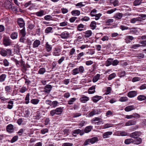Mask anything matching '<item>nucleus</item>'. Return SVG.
Instances as JSON below:
<instances>
[{
    "label": "nucleus",
    "instance_id": "nucleus-2",
    "mask_svg": "<svg viewBox=\"0 0 146 146\" xmlns=\"http://www.w3.org/2000/svg\"><path fill=\"white\" fill-rule=\"evenodd\" d=\"M0 53L3 56H12L11 50L10 49H5L2 48L1 49Z\"/></svg>",
    "mask_w": 146,
    "mask_h": 146
},
{
    "label": "nucleus",
    "instance_id": "nucleus-7",
    "mask_svg": "<svg viewBox=\"0 0 146 146\" xmlns=\"http://www.w3.org/2000/svg\"><path fill=\"white\" fill-rule=\"evenodd\" d=\"M33 14L37 16L41 17L46 14V12L44 10H41Z\"/></svg>",
    "mask_w": 146,
    "mask_h": 146
},
{
    "label": "nucleus",
    "instance_id": "nucleus-59",
    "mask_svg": "<svg viewBox=\"0 0 146 146\" xmlns=\"http://www.w3.org/2000/svg\"><path fill=\"white\" fill-rule=\"evenodd\" d=\"M117 9L116 8L110 10H108L107 11V13L108 14H111L115 11Z\"/></svg>",
    "mask_w": 146,
    "mask_h": 146
},
{
    "label": "nucleus",
    "instance_id": "nucleus-13",
    "mask_svg": "<svg viewBox=\"0 0 146 146\" xmlns=\"http://www.w3.org/2000/svg\"><path fill=\"white\" fill-rule=\"evenodd\" d=\"M89 98L85 96L82 95L80 98V102L83 103H85L89 100Z\"/></svg>",
    "mask_w": 146,
    "mask_h": 146
},
{
    "label": "nucleus",
    "instance_id": "nucleus-46",
    "mask_svg": "<svg viewBox=\"0 0 146 146\" xmlns=\"http://www.w3.org/2000/svg\"><path fill=\"white\" fill-rule=\"evenodd\" d=\"M76 100V99L74 98H71L68 101V104L69 105L72 104Z\"/></svg>",
    "mask_w": 146,
    "mask_h": 146
},
{
    "label": "nucleus",
    "instance_id": "nucleus-9",
    "mask_svg": "<svg viewBox=\"0 0 146 146\" xmlns=\"http://www.w3.org/2000/svg\"><path fill=\"white\" fill-rule=\"evenodd\" d=\"M99 111L98 110L93 109L89 112L88 114L89 117H92L95 115L98 114L99 113Z\"/></svg>",
    "mask_w": 146,
    "mask_h": 146
},
{
    "label": "nucleus",
    "instance_id": "nucleus-37",
    "mask_svg": "<svg viewBox=\"0 0 146 146\" xmlns=\"http://www.w3.org/2000/svg\"><path fill=\"white\" fill-rule=\"evenodd\" d=\"M8 104L7 105V108L9 109H11L13 107V102L12 100H10L8 102Z\"/></svg>",
    "mask_w": 146,
    "mask_h": 146
},
{
    "label": "nucleus",
    "instance_id": "nucleus-31",
    "mask_svg": "<svg viewBox=\"0 0 146 146\" xmlns=\"http://www.w3.org/2000/svg\"><path fill=\"white\" fill-rule=\"evenodd\" d=\"M92 128V126H89L86 127L84 130V131L85 133H88L90 132Z\"/></svg>",
    "mask_w": 146,
    "mask_h": 146
},
{
    "label": "nucleus",
    "instance_id": "nucleus-25",
    "mask_svg": "<svg viewBox=\"0 0 146 146\" xmlns=\"http://www.w3.org/2000/svg\"><path fill=\"white\" fill-rule=\"evenodd\" d=\"M96 22L94 21H93L91 22L90 26L92 29L94 30L96 27Z\"/></svg>",
    "mask_w": 146,
    "mask_h": 146
},
{
    "label": "nucleus",
    "instance_id": "nucleus-15",
    "mask_svg": "<svg viewBox=\"0 0 146 146\" xmlns=\"http://www.w3.org/2000/svg\"><path fill=\"white\" fill-rule=\"evenodd\" d=\"M40 41L36 39L35 40L33 44V47L34 48L38 47L40 45Z\"/></svg>",
    "mask_w": 146,
    "mask_h": 146
},
{
    "label": "nucleus",
    "instance_id": "nucleus-62",
    "mask_svg": "<svg viewBox=\"0 0 146 146\" xmlns=\"http://www.w3.org/2000/svg\"><path fill=\"white\" fill-rule=\"evenodd\" d=\"M129 29H130V33H137V30L136 28H129Z\"/></svg>",
    "mask_w": 146,
    "mask_h": 146
},
{
    "label": "nucleus",
    "instance_id": "nucleus-21",
    "mask_svg": "<svg viewBox=\"0 0 146 146\" xmlns=\"http://www.w3.org/2000/svg\"><path fill=\"white\" fill-rule=\"evenodd\" d=\"M80 13V11L78 10H73L71 12V14L73 16H79Z\"/></svg>",
    "mask_w": 146,
    "mask_h": 146
},
{
    "label": "nucleus",
    "instance_id": "nucleus-61",
    "mask_svg": "<svg viewBox=\"0 0 146 146\" xmlns=\"http://www.w3.org/2000/svg\"><path fill=\"white\" fill-rule=\"evenodd\" d=\"M34 117H35V118L39 119L41 117V114L39 111H37L36 115Z\"/></svg>",
    "mask_w": 146,
    "mask_h": 146
},
{
    "label": "nucleus",
    "instance_id": "nucleus-57",
    "mask_svg": "<svg viewBox=\"0 0 146 146\" xmlns=\"http://www.w3.org/2000/svg\"><path fill=\"white\" fill-rule=\"evenodd\" d=\"M11 90V87L10 86H6L5 87V90L6 92V93H9L10 92Z\"/></svg>",
    "mask_w": 146,
    "mask_h": 146
},
{
    "label": "nucleus",
    "instance_id": "nucleus-49",
    "mask_svg": "<svg viewBox=\"0 0 146 146\" xmlns=\"http://www.w3.org/2000/svg\"><path fill=\"white\" fill-rule=\"evenodd\" d=\"M58 104V102L57 101H53L52 102L51 106L53 108H55L57 106Z\"/></svg>",
    "mask_w": 146,
    "mask_h": 146
},
{
    "label": "nucleus",
    "instance_id": "nucleus-51",
    "mask_svg": "<svg viewBox=\"0 0 146 146\" xmlns=\"http://www.w3.org/2000/svg\"><path fill=\"white\" fill-rule=\"evenodd\" d=\"M128 100V98L126 96H123L121 97L119 99V101L121 102H125Z\"/></svg>",
    "mask_w": 146,
    "mask_h": 146
},
{
    "label": "nucleus",
    "instance_id": "nucleus-3",
    "mask_svg": "<svg viewBox=\"0 0 146 146\" xmlns=\"http://www.w3.org/2000/svg\"><path fill=\"white\" fill-rule=\"evenodd\" d=\"M63 108V107H60L51 110L50 111V115L52 116H53L55 114L58 115L61 114L62 112Z\"/></svg>",
    "mask_w": 146,
    "mask_h": 146
},
{
    "label": "nucleus",
    "instance_id": "nucleus-29",
    "mask_svg": "<svg viewBox=\"0 0 146 146\" xmlns=\"http://www.w3.org/2000/svg\"><path fill=\"white\" fill-rule=\"evenodd\" d=\"M40 100L37 99H33L31 100V102L34 105H37L39 102Z\"/></svg>",
    "mask_w": 146,
    "mask_h": 146
},
{
    "label": "nucleus",
    "instance_id": "nucleus-14",
    "mask_svg": "<svg viewBox=\"0 0 146 146\" xmlns=\"http://www.w3.org/2000/svg\"><path fill=\"white\" fill-rule=\"evenodd\" d=\"M140 132L138 131H135L131 133L129 135V136L131 138L134 139L137 138L139 136Z\"/></svg>",
    "mask_w": 146,
    "mask_h": 146
},
{
    "label": "nucleus",
    "instance_id": "nucleus-28",
    "mask_svg": "<svg viewBox=\"0 0 146 146\" xmlns=\"http://www.w3.org/2000/svg\"><path fill=\"white\" fill-rule=\"evenodd\" d=\"M85 34V36L86 38H88L91 36L92 33L91 30H88L84 33Z\"/></svg>",
    "mask_w": 146,
    "mask_h": 146
},
{
    "label": "nucleus",
    "instance_id": "nucleus-17",
    "mask_svg": "<svg viewBox=\"0 0 146 146\" xmlns=\"http://www.w3.org/2000/svg\"><path fill=\"white\" fill-rule=\"evenodd\" d=\"M137 100L139 101H142L145 100L146 102V96L143 95H140L137 97Z\"/></svg>",
    "mask_w": 146,
    "mask_h": 146
},
{
    "label": "nucleus",
    "instance_id": "nucleus-27",
    "mask_svg": "<svg viewBox=\"0 0 146 146\" xmlns=\"http://www.w3.org/2000/svg\"><path fill=\"white\" fill-rule=\"evenodd\" d=\"M113 59L109 58L107 59L106 62V66H108L112 64Z\"/></svg>",
    "mask_w": 146,
    "mask_h": 146
},
{
    "label": "nucleus",
    "instance_id": "nucleus-23",
    "mask_svg": "<svg viewBox=\"0 0 146 146\" xmlns=\"http://www.w3.org/2000/svg\"><path fill=\"white\" fill-rule=\"evenodd\" d=\"M112 134L111 131H108L105 133L103 135V136L104 138L109 137V136Z\"/></svg>",
    "mask_w": 146,
    "mask_h": 146
},
{
    "label": "nucleus",
    "instance_id": "nucleus-64",
    "mask_svg": "<svg viewBox=\"0 0 146 146\" xmlns=\"http://www.w3.org/2000/svg\"><path fill=\"white\" fill-rule=\"evenodd\" d=\"M6 9H9L12 8L11 3L10 1L8 2L7 4L5 6Z\"/></svg>",
    "mask_w": 146,
    "mask_h": 146
},
{
    "label": "nucleus",
    "instance_id": "nucleus-52",
    "mask_svg": "<svg viewBox=\"0 0 146 146\" xmlns=\"http://www.w3.org/2000/svg\"><path fill=\"white\" fill-rule=\"evenodd\" d=\"M27 90V88L24 86H23L19 90V92L21 93H23Z\"/></svg>",
    "mask_w": 146,
    "mask_h": 146
},
{
    "label": "nucleus",
    "instance_id": "nucleus-40",
    "mask_svg": "<svg viewBox=\"0 0 146 146\" xmlns=\"http://www.w3.org/2000/svg\"><path fill=\"white\" fill-rule=\"evenodd\" d=\"M6 75L5 74H3L0 76V82H4L6 78Z\"/></svg>",
    "mask_w": 146,
    "mask_h": 146
},
{
    "label": "nucleus",
    "instance_id": "nucleus-41",
    "mask_svg": "<svg viewBox=\"0 0 146 146\" xmlns=\"http://www.w3.org/2000/svg\"><path fill=\"white\" fill-rule=\"evenodd\" d=\"M84 28V25L82 24H79L77 26V30L79 31H81L83 30Z\"/></svg>",
    "mask_w": 146,
    "mask_h": 146
},
{
    "label": "nucleus",
    "instance_id": "nucleus-5",
    "mask_svg": "<svg viewBox=\"0 0 146 146\" xmlns=\"http://www.w3.org/2000/svg\"><path fill=\"white\" fill-rule=\"evenodd\" d=\"M70 33L67 31H64L60 35V36L63 39H65L69 37Z\"/></svg>",
    "mask_w": 146,
    "mask_h": 146
},
{
    "label": "nucleus",
    "instance_id": "nucleus-48",
    "mask_svg": "<svg viewBox=\"0 0 146 146\" xmlns=\"http://www.w3.org/2000/svg\"><path fill=\"white\" fill-rule=\"evenodd\" d=\"M20 33L21 34L22 36L25 37L26 35V33L25 31V28L23 27V28L20 31Z\"/></svg>",
    "mask_w": 146,
    "mask_h": 146
},
{
    "label": "nucleus",
    "instance_id": "nucleus-4",
    "mask_svg": "<svg viewBox=\"0 0 146 146\" xmlns=\"http://www.w3.org/2000/svg\"><path fill=\"white\" fill-rule=\"evenodd\" d=\"M61 49L59 47L55 48L52 52L53 55L55 56H58L60 55Z\"/></svg>",
    "mask_w": 146,
    "mask_h": 146
},
{
    "label": "nucleus",
    "instance_id": "nucleus-53",
    "mask_svg": "<svg viewBox=\"0 0 146 146\" xmlns=\"http://www.w3.org/2000/svg\"><path fill=\"white\" fill-rule=\"evenodd\" d=\"M81 131V130L80 129H76L74 130L73 132V134L74 136H76L77 134H78Z\"/></svg>",
    "mask_w": 146,
    "mask_h": 146
},
{
    "label": "nucleus",
    "instance_id": "nucleus-35",
    "mask_svg": "<svg viewBox=\"0 0 146 146\" xmlns=\"http://www.w3.org/2000/svg\"><path fill=\"white\" fill-rule=\"evenodd\" d=\"M18 36V34L16 32H13L11 35V38L13 39L17 38Z\"/></svg>",
    "mask_w": 146,
    "mask_h": 146
},
{
    "label": "nucleus",
    "instance_id": "nucleus-36",
    "mask_svg": "<svg viewBox=\"0 0 146 146\" xmlns=\"http://www.w3.org/2000/svg\"><path fill=\"white\" fill-rule=\"evenodd\" d=\"M29 96L30 94L29 93H27L25 98V103L26 104H28L29 102Z\"/></svg>",
    "mask_w": 146,
    "mask_h": 146
},
{
    "label": "nucleus",
    "instance_id": "nucleus-43",
    "mask_svg": "<svg viewBox=\"0 0 146 146\" xmlns=\"http://www.w3.org/2000/svg\"><path fill=\"white\" fill-rule=\"evenodd\" d=\"M91 143L93 144L98 141V139L97 137H94L90 139Z\"/></svg>",
    "mask_w": 146,
    "mask_h": 146
},
{
    "label": "nucleus",
    "instance_id": "nucleus-39",
    "mask_svg": "<svg viewBox=\"0 0 146 146\" xmlns=\"http://www.w3.org/2000/svg\"><path fill=\"white\" fill-rule=\"evenodd\" d=\"M52 17L50 15H47L45 16L44 17V19L47 21L52 20Z\"/></svg>",
    "mask_w": 146,
    "mask_h": 146
},
{
    "label": "nucleus",
    "instance_id": "nucleus-26",
    "mask_svg": "<svg viewBox=\"0 0 146 146\" xmlns=\"http://www.w3.org/2000/svg\"><path fill=\"white\" fill-rule=\"evenodd\" d=\"M100 75L99 74H97L93 78L92 81L93 82H96L99 79Z\"/></svg>",
    "mask_w": 146,
    "mask_h": 146
},
{
    "label": "nucleus",
    "instance_id": "nucleus-10",
    "mask_svg": "<svg viewBox=\"0 0 146 146\" xmlns=\"http://www.w3.org/2000/svg\"><path fill=\"white\" fill-rule=\"evenodd\" d=\"M137 94V91H132L129 92L127 94V96L130 98H132L136 96Z\"/></svg>",
    "mask_w": 146,
    "mask_h": 146
},
{
    "label": "nucleus",
    "instance_id": "nucleus-34",
    "mask_svg": "<svg viewBox=\"0 0 146 146\" xmlns=\"http://www.w3.org/2000/svg\"><path fill=\"white\" fill-rule=\"evenodd\" d=\"M46 71V69L44 68H40L38 71V73L41 75L43 74Z\"/></svg>",
    "mask_w": 146,
    "mask_h": 146
},
{
    "label": "nucleus",
    "instance_id": "nucleus-63",
    "mask_svg": "<svg viewBox=\"0 0 146 146\" xmlns=\"http://www.w3.org/2000/svg\"><path fill=\"white\" fill-rule=\"evenodd\" d=\"M119 28L122 31L129 29V28L128 27L123 25H120L119 27Z\"/></svg>",
    "mask_w": 146,
    "mask_h": 146
},
{
    "label": "nucleus",
    "instance_id": "nucleus-42",
    "mask_svg": "<svg viewBox=\"0 0 146 146\" xmlns=\"http://www.w3.org/2000/svg\"><path fill=\"white\" fill-rule=\"evenodd\" d=\"M80 19L82 21H89L90 20V18L89 17H87V16H85L84 17H80Z\"/></svg>",
    "mask_w": 146,
    "mask_h": 146
},
{
    "label": "nucleus",
    "instance_id": "nucleus-32",
    "mask_svg": "<svg viewBox=\"0 0 146 146\" xmlns=\"http://www.w3.org/2000/svg\"><path fill=\"white\" fill-rule=\"evenodd\" d=\"M142 141L140 137H137L134 140L133 143L136 144H140Z\"/></svg>",
    "mask_w": 146,
    "mask_h": 146
},
{
    "label": "nucleus",
    "instance_id": "nucleus-1",
    "mask_svg": "<svg viewBox=\"0 0 146 146\" xmlns=\"http://www.w3.org/2000/svg\"><path fill=\"white\" fill-rule=\"evenodd\" d=\"M85 71V69L83 66H80L78 68L74 69L71 72V74L73 75H76L79 74H82Z\"/></svg>",
    "mask_w": 146,
    "mask_h": 146
},
{
    "label": "nucleus",
    "instance_id": "nucleus-22",
    "mask_svg": "<svg viewBox=\"0 0 146 146\" xmlns=\"http://www.w3.org/2000/svg\"><path fill=\"white\" fill-rule=\"evenodd\" d=\"M134 109V106H129L126 107L125 108L126 111H129Z\"/></svg>",
    "mask_w": 146,
    "mask_h": 146
},
{
    "label": "nucleus",
    "instance_id": "nucleus-54",
    "mask_svg": "<svg viewBox=\"0 0 146 146\" xmlns=\"http://www.w3.org/2000/svg\"><path fill=\"white\" fill-rule=\"evenodd\" d=\"M119 63V61L117 60H113V61H112V65L114 66H116Z\"/></svg>",
    "mask_w": 146,
    "mask_h": 146
},
{
    "label": "nucleus",
    "instance_id": "nucleus-60",
    "mask_svg": "<svg viewBox=\"0 0 146 146\" xmlns=\"http://www.w3.org/2000/svg\"><path fill=\"white\" fill-rule=\"evenodd\" d=\"M61 11L62 13L63 14H65L66 13L68 12V9L64 8H62L61 9Z\"/></svg>",
    "mask_w": 146,
    "mask_h": 146
},
{
    "label": "nucleus",
    "instance_id": "nucleus-6",
    "mask_svg": "<svg viewBox=\"0 0 146 146\" xmlns=\"http://www.w3.org/2000/svg\"><path fill=\"white\" fill-rule=\"evenodd\" d=\"M3 44L5 46H7L11 44V40L8 37H5L3 38Z\"/></svg>",
    "mask_w": 146,
    "mask_h": 146
},
{
    "label": "nucleus",
    "instance_id": "nucleus-33",
    "mask_svg": "<svg viewBox=\"0 0 146 146\" xmlns=\"http://www.w3.org/2000/svg\"><path fill=\"white\" fill-rule=\"evenodd\" d=\"M53 32V28L51 27H47L45 30V33H52Z\"/></svg>",
    "mask_w": 146,
    "mask_h": 146
},
{
    "label": "nucleus",
    "instance_id": "nucleus-18",
    "mask_svg": "<svg viewBox=\"0 0 146 146\" xmlns=\"http://www.w3.org/2000/svg\"><path fill=\"white\" fill-rule=\"evenodd\" d=\"M136 123V121L134 120H129L125 123V125L126 126L131 125L135 124Z\"/></svg>",
    "mask_w": 146,
    "mask_h": 146
},
{
    "label": "nucleus",
    "instance_id": "nucleus-56",
    "mask_svg": "<svg viewBox=\"0 0 146 146\" xmlns=\"http://www.w3.org/2000/svg\"><path fill=\"white\" fill-rule=\"evenodd\" d=\"M102 119L100 118L99 117H95L92 119L91 120V121L92 122H93L96 121H102Z\"/></svg>",
    "mask_w": 146,
    "mask_h": 146
},
{
    "label": "nucleus",
    "instance_id": "nucleus-24",
    "mask_svg": "<svg viewBox=\"0 0 146 146\" xmlns=\"http://www.w3.org/2000/svg\"><path fill=\"white\" fill-rule=\"evenodd\" d=\"M105 23H106L108 25H110L113 24L114 22V20L113 19H108L106 20L105 21Z\"/></svg>",
    "mask_w": 146,
    "mask_h": 146
},
{
    "label": "nucleus",
    "instance_id": "nucleus-50",
    "mask_svg": "<svg viewBox=\"0 0 146 146\" xmlns=\"http://www.w3.org/2000/svg\"><path fill=\"white\" fill-rule=\"evenodd\" d=\"M142 0H135L133 2V4L135 6H137L139 5L141 3Z\"/></svg>",
    "mask_w": 146,
    "mask_h": 146
},
{
    "label": "nucleus",
    "instance_id": "nucleus-11",
    "mask_svg": "<svg viewBox=\"0 0 146 146\" xmlns=\"http://www.w3.org/2000/svg\"><path fill=\"white\" fill-rule=\"evenodd\" d=\"M52 88V86L50 84L46 85L44 88V92L46 93H49L50 92Z\"/></svg>",
    "mask_w": 146,
    "mask_h": 146
},
{
    "label": "nucleus",
    "instance_id": "nucleus-45",
    "mask_svg": "<svg viewBox=\"0 0 146 146\" xmlns=\"http://www.w3.org/2000/svg\"><path fill=\"white\" fill-rule=\"evenodd\" d=\"M116 76V74L115 73H113L110 74L108 78V80H111L114 78Z\"/></svg>",
    "mask_w": 146,
    "mask_h": 146
},
{
    "label": "nucleus",
    "instance_id": "nucleus-58",
    "mask_svg": "<svg viewBox=\"0 0 146 146\" xmlns=\"http://www.w3.org/2000/svg\"><path fill=\"white\" fill-rule=\"evenodd\" d=\"M3 65L6 67L8 66L9 64V63L6 59H4L3 60Z\"/></svg>",
    "mask_w": 146,
    "mask_h": 146
},
{
    "label": "nucleus",
    "instance_id": "nucleus-19",
    "mask_svg": "<svg viewBox=\"0 0 146 146\" xmlns=\"http://www.w3.org/2000/svg\"><path fill=\"white\" fill-rule=\"evenodd\" d=\"M96 86V85L92 86L89 89L88 93L89 94H93L95 92Z\"/></svg>",
    "mask_w": 146,
    "mask_h": 146
},
{
    "label": "nucleus",
    "instance_id": "nucleus-8",
    "mask_svg": "<svg viewBox=\"0 0 146 146\" xmlns=\"http://www.w3.org/2000/svg\"><path fill=\"white\" fill-rule=\"evenodd\" d=\"M17 23L21 28L23 27L25 25L24 21L23 19L19 18L17 19Z\"/></svg>",
    "mask_w": 146,
    "mask_h": 146
},
{
    "label": "nucleus",
    "instance_id": "nucleus-16",
    "mask_svg": "<svg viewBox=\"0 0 146 146\" xmlns=\"http://www.w3.org/2000/svg\"><path fill=\"white\" fill-rule=\"evenodd\" d=\"M102 98L101 96L96 95L93 97L92 98V100L94 102L96 103L99 101Z\"/></svg>",
    "mask_w": 146,
    "mask_h": 146
},
{
    "label": "nucleus",
    "instance_id": "nucleus-20",
    "mask_svg": "<svg viewBox=\"0 0 146 146\" xmlns=\"http://www.w3.org/2000/svg\"><path fill=\"white\" fill-rule=\"evenodd\" d=\"M45 47L46 50L47 52H49L50 51L52 47V46L49 44L48 42H46Z\"/></svg>",
    "mask_w": 146,
    "mask_h": 146
},
{
    "label": "nucleus",
    "instance_id": "nucleus-47",
    "mask_svg": "<svg viewBox=\"0 0 146 146\" xmlns=\"http://www.w3.org/2000/svg\"><path fill=\"white\" fill-rule=\"evenodd\" d=\"M97 10L95 9H92L90 13V15L92 17H94L96 14V13L97 12Z\"/></svg>",
    "mask_w": 146,
    "mask_h": 146
},
{
    "label": "nucleus",
    "instance_id": "nucleus-12",
    "mask_svg": "<svg viewBox=\"0 0 146 146\" xmlns=\"http://www.w3.org/2000/svg\"><path fill=\"white\" fill-rule=\"evenodd\" d=\"M14 126L12 124H9L7 126V131L9 133H11L13 132L14 131Z\"/></svg>",
    "mask_w": 146,
    "mask_h": 146
},
{
    "label": "nucleus",
    "instance_id": "nucleus-55",
    "mask_svg": "<svg viewBox=\"0 0 146 146\" xmlns=\"http://www.w3.org/2000/svg\"><path fill=\"white\" fill-rule=\"evenodd\" d=\"M18 136L17 135L14 136L11 140L10 142L12 143H14L18 140Z\"/></svg>",
    "mask_w": 146,
    "mask_h": 146
},
{
    "label": "nucleus",
    "instance_id": "nucleus-30",
    "mask_svg": "<svg viewBox=\"0 0 146 146\" xmlns=\"http://www.w3.org/2000/svg\"><path fill=\"white\" fill-rule=\"evenodd\" d=\"M123 14L122 13H116L114 16V17L116 19H121L122 17Z\"/></svg>",
    "mask_w": 146,
    "mask_h": 146
},
{
    "label": "nucleus",
    "instance_id": "nucleus-38",
    "mask_svg": "<svg viewBox=\"0 0 146 146\" xmlns=\"http://www.w3.org/2000/svg\"><path fill=\"white\" fill-rule=\"evenodd\" d=\"M134 142V140L132 138L127 139L125 141V143L126 144H129L131 143Z\"/></svg>",
    "mask_w": 146,
    "mask_h": 146
},
{
    "label": "nucleus",
    "instance_id": "nucleus-44",
    "mask_svg": "<svg viewBox=\"0 0 146 146\" xmlns=\"http://www.w3.org/2000/svg\"><path fill=\"white\" fill-rule=\"evenodd\" d=\"M68 24V23L67 21H65L63 22L60 23H59V25L60 26L63 27L67 26Z\"/></svg>",
    "mask_w": 146,
    "mask_h": 146
}]
</instances>
